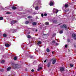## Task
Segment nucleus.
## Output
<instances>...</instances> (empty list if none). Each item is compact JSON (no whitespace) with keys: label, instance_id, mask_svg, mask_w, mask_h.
Masks as SVG:
<instances>
[{"label":"nucleus","instance_id":"nucleus-20","mask_svg":"<svg viewBox=\"0 0 76 76\" xmlns=\"http://www.w3.org/2000/svg\"><path fill=\"white\" fill-rule=\"evenodd\" d=\"M29 23V21H26L25 22V24H28Z\"/></svg>","mask_w":76,"mask_h":76},{"label":"nucleus","instance_id":"nucleus-11","mask_svg":"<svg viewBox=\"0 0 76 76\" xmlns=\"http://www.w3.org/2000/svg\"><path fill=\"white\" fill-rule=\"evenodd\" d=\"M5 47H9L10 46V45H9V44H8L7 43L5 44Z\"/></svg>","mask_w":76,"mask_h":76},{"label":"nucleus","instance_id":"nucleus-24","mask_svg":"<svg viewBox=\"0 0 76 76\" xmlns=\"http://www.w3.org/2000/svg\"><path fill=\"white\" fill-rule=\"evenodd\" d=\"M1 63H4V60H2L1 61Z\"/></svg>","mask_w":76,"mask_h":76},{"label":"nucleus","instance_id":"nucleus-43","mask_svg":"<svg viewBox=\"0 0 76 76\" xmlns=\"http://www.w3.org/2000/svg\"><path fill=\"white\" fill-rule=\"evenodd\" d=\"M35 31H36V32L38 31V30L36 29Z\"/></svg>","mask_w":76,"mask_h":76},{"label":"nucleus","instance_id":"nucleus-40","mask_svg":"<svg viewBox=\"0 0 76 76\" xmlns=\"http://www.w3.org/2000/svg\"><path fill=\"white\" fill-rule=\"evenodd\" d=\"M39 70H40V69H39V68L38 69H37V71H39Z\"/></svg>","mask_w":76,"mask_h":76},{"label":"nucleus","instance_id":"nucleus-6","mask_svg":"<svg viewBox=\"0 0 76 76\" xmlns=\"http://www.w3.org/2000/svg\"><path fill=\"white\" fill-rule=\"evenodd\" d=\"M60 70L61 72H63L64 71V68L63 67H61L60 68Z\"/></svg>","mask_w":76,"mask_h":76},{"label":"nucleus","instance_id":"nucleus-29","mask_svg":"<svg viewBox=\"0 0 76 76\" xmlns=\"http://www.w3.org/2000/svg\"><path fill=\"white\" fill-rule=\"evenodd\" d=\"M0 72H4V69H0Z\"/></svg>","mask_w":76,"mask_h":76},{"label":"nucleus","instance_id":"nucleus-4","mask_svg":"<svg viewBox=\"0 0 76 76\" xmlns=\"http://www.w3.org/2000/svg\"><path fill=\"white\" fill-rule=\"evenodd\" d=\"M56 14H57V13L58 12V11H59L58 10H57V9H54L53 10V13H55V12H56Z\"/></svg>","mask_w":76,"mask_h":76},{"label":"nucleus","instance_id":"nucleus-26","mask_svg":"<svg viewBox=\"0 0 76 76\" xmlns=\"http://www.w3.org/2000/svg\"><path fill=\"white\" fill-rule=\"evenodd\" d=\"M35 9L36 10H38V7H35Z\"/></svg>","mask_w":76,"mask_h":76},{"label":"nucleus","instance_id":"nucleus-32","mask_svg":"<svg viewBox=\"0 0 76 76\" xmlns=\"http://www.w3.org/2000/svg\"><path fill=\"white\" fill-rule=\"evenodd\" d=\"M47 14L46 13H45L44 14V16H47Z\"/></svg>","mask_w":76,"mask_h":76},{"label":"nucleus","instance_id":"nucleus-41","mask_svg":"<svg viewBox=\"0 0 76 76\" xmlns=\"http://www.w3.org/2000/svg\"><path fill=\"white\" fill-rule=\"evenodd\" d=\"M30 34V32H28V34Z\"/></svg>","mask_w":76,"mask_h":76},{"label":"nucleus","instance_id":"nucleus-36","mask_svg":"<svg viewBox=\"0 0 76 76\" xmlns=\"http://www.w3.org/2000/svg\"><path fill=\"white\" fill-rule=\"evenodd\" d=\"M31 71L32 72H34V69H32L31 70Z\"/></svg>","mask_w":76,"mask_h":76},{"label":"nucleus","instance_id":"nucleus-5","mask_svg":"<svg viewBox=\"0 0 76 76\" xmlns=\"http://www.w3.org/2000/svg\"><path fill=\"white\" fill-rule=\"evenodd\" d=\"M54 59L52 58V60H53V61H52V64H55V63H56V59H55L53 60Z\"/></svg>","mask_w":76,"mask_h":76},{"label":"nucleus","instance_id":"nucleus-34","mask_svg":"<svg viewBox=\"0 0 76 76\" xmlns=\"http://www.w3.org/2000/svg\"><path fill=\"white\" fill-rule=\"evenodd\" d=\"M41 16H42V17H44V14H41Z\"/></svg>","mask_w":76,"mask_h":76},{"label":"nucleus","instance_id":"nucleus-15","mask_svg":"<svg viewBox=\"0 0 76 76\" xmlns=\"http://www.w3.org/2000/svg\"><path fill=\"white\" fill-rule=\"evenodd\" d=\"M53 23H57V20H53Z\"/></svg>","mask_w":76,"mask_h":76},{"label":"nucleus","instance_id":"nucleus-10","mask_svg":"<svg viewBox=\"0 0 76 76\" xmlns=\"http://www.w3.org/2000/svg\"><path fill=\"white\" fill-rule=\"evenodd\" d=\"M32 25L33 26H35V25H37V23L36 22H34L32 23Z\"/></svg>","mask_w":76,"mask_h":76},{"label":"nucleus","instance_id":"nucleus-33","mask_svg":"<svg viewBox=\"0 0 76 76\" xmlns=\"http://www.w3.org/2000/svg\"><path fill=\"white\" fill-rule=\"evenodd\" d=\"M65 47L67 48V45H65Z\"/></svg>","mask_w":76,"mask_h":76},{"label":"nucleus","instance_id":"nucleus-19","mask_svg":"<svg viewBox=\"0 0 76 76\" xmlns=\"http://www.w3.org/2000/svg\"><path fill=\"white\" fill-rule=\"evenodd\" d=\"M13 59L14 60H16L18 59V58H17L16 56H15L14 57V58Z\"/></svg>","mask_w":76,"mask_h":76},{"label":"nucleus","instance_id":"nucleus-30","mask_svg":"<svg viewBox=\"0 0 76 76\" xmlns=\"http://www.w3.org/2000/svg\"><path fill=\"white\" fill-rule=\"evenodd\" d=\"M3 18L2 17H0V20H3Z\"/></svg>","mask_w":76,"mask_h":76},{"label":"nucleus","instance_id":"nucleus-14","mask_svg":"<svg viewBox=\"0 0 76 76\" xmlns=\"http://www.w3.org/2000/svg\"><path fill=\"white\" fill-rule=\"evenodd\" d=\"M46 51L48 53H49V52H50V49H49V48H48L46 49Z\"/></svg>","mask_w":76,"mask_h":76},{"label":"nucleus","instance_id":"nucleus-23","mask_svg":"<svg viewBox=\"0 0 76 76\" xmlns=\"http://www.w3.org/2000/svg\"><path fill=\"white\" fill-rule=\"evenodd\" d=\"M63 30H61L59 32L60 34H63Z\"/></svg>","mask_w":76,"mask_h":76},{"label":"nucleus","instance_id":"nucleus-37","mask_svg":"<svg viewBox=\"0 0 76 76\" xmlns=\"http://www.w3.org/2000/svg\"><path fill=\"white\" fill-rule=\"evenodd\" d=\"M46 62H47V60H45L44 61V63H45Z\"/></svg>","mask_w":76,"mask_h":76},{"label":"nucleus","instance_id":"nucleus-39","mask_svg":"<svg viewBox=\"0 0 76 76\" xmlns=\"http://www.w3.org/2000/svg\"><path fill=\"white\" fill-rule=\"evenodd\" d=\"M25 70H26V71H27L28 70V69H25Z\"/></svg>","mask_w":76,"mask_h":76},{"label":"nucleus","instance_id":"nucleus-18","mask_svg":"<svg viewBox=\"0 0 76 76\" xmlns=\"http://www.w3.org/2000/svg\"><path fill=\"white\" fill-rule=\"evenodd\" d=\"M28 19H31V18H32V16H29L27 17Z\"/></svg>","mask_w":76,"mask_h":76},{"label":"nucleus","instance_id":"nucleus-38","mask_svg":"<svg viewBox=\"0 0 76 76\" xmlns=\"http://www.w3.org/2000/svg\"><path fill=\"white\" fill-rule=\"evenodd\" d=\"M56 45H58V43H56Z\"/></svg>","mask_w":76,"mask_h":76},{"label":"nucleus","instance_id":"nucleus-2","mask_svg":"<svg viewBox=\"0 0 76 76\" xmlns=\"http://www.w3.org/2000/svg\"><path fill=\"white\" fill-rule=\"evenodd\" d=\"M60 28H64L65 29H67V25L66 24H63L60 26Z\"/></svg>","mask_w":76,"mask_h":76},{"label":"nucleus","instance_id":"nucleus-35","mask_svg":"<svg viewBox=\"0 0 76 76\" xmlns=\"http://www.w3.org/2000/svg\"><path fill=\"white\" fill-rule=\"evenodd\" d=\"M39 69H40V70H41V69H42V67H39Z\"/></svg>","mask_w":76,"mask_h":76},{"label":"nucleus","instance_id":"nucleus-9","mask_svg":"<svg viewBox=\"0 0 76 76\" xmlns=\"http://www.w3.org/2000/svg\"><path fill=\"white\" fill-rule=\"evenodd\" d=\"M51 65V62H49L47 64V67H50V66Z\"/></svg>","mask_w":76,"mask_h":76},{"label":"nucleus","instance_id":"nucleus-8","mask_svg":"<svg viewBox=\"0 0 76 76\" xmlns=\"http://www.w3.org/2000/svg\"><path fill=\"white\" fill-rule=\"evenodd\" d=\"M12 10H16L17 9V8L16 7H15L14 6H13L12 7Z\"/></svg>","mask_w":76,"mask_h":76},{"label":"nucleus","instance_id":"nucleus-25","mask_svg":"<svg viewBox=\"0 0 76 76\" xmlns=\"http://www.w3.org/2000/svg\"><path fill=\"white\" fill-rule=\"evenodd\" d=\"M45 25H49V23L46 22L45 23Z\"/></svg>","mask_w":76,"mask_h":76},{"label":"nucleus","instance_id":"nucleus-7","mask_svg":"<svg viewBox=\"0 0 76 76\" xmlns=\"http://www.w3.org/2000/svg\"><path fill=\"white\" fill-rule=\"evenodd\" d=\"M17 21H14V20H12L11 21V25H13V24H15V23H16Z\"/></svg>","mask_w":76,"mask_h":76},{"label":"nucleus","instance_id":"nucleus-1","mask_svg":"<svg viewBox=\"0 0 76 76\" xmlns=\"http://www.w3.org/2000/svg\"><path fill=\"white\" fill-rule=\"evenodd\" d=\"M11 65L12 66V67L13 68V69H16V68H18V66H18V64H15L13 63H12L11 64Z\"/></svg>","mask_w":76,"mask_h":76},{"label":"nucleus","instance_id":"nucleus-44","mask_svg":"<svg viewBox=\"0 0 76 76\" xmlns=\"http://www.w3.org/2000/svg\"><path fill=\"white\" fill-rule=\"evenodd\" d=\"M52 53L53 54H54V52H52Z\"/></svg>","mask_w":76,"mask_h":76},{"label":"nucleus","instance_id":"nucleus-46","mask_svg":"<svg viewBox=\"0 0 76 76\" xmlns=\"http://www.w3.org/2000/svg\"><path fill=\"white\" fill-rule=\"evenodd\" d=\"M0 4H1V3H0Z\"/></svg>","mask_w":76,"mask_h":76},{"label":"nucleus","instance_id":"nucleus-45","mask_svg":"<svg viewBox=\"0 0 76 76\" xmlns=\"http://www.w3.org/2000/svg\"><path fill=\"white\" fill-rule=\"evenodd\" d=\"M74 47H75V48H76V45H75V46H74Z\"/></svg>","mask_w":76,"mask_h":76},{"label":"nucleus","instance_id":"nucleus-27","mask_svg":"<svg viewBox=\"0 0 76 76\" xmlns=\"http://www.w3.org/2000/svg\"><path fill=\"white\" fill-rule=\"evenodd\" d=\"M70 66L71 67H73V65L72 64H70Z\"/></svg>","mask_w":76,"mask_h":76},{"label":"nucleus","instance_id":"nucleus-31","mask_svg":"<svg viewBox=\"0 0 76 76\" xmlns=\"http://www.w3.org/2000/svg\"><path fill=\"white\" fill-rule=\"evenodd\" d=\"M67 41L68 42H70V39H67Z\"/></svg>","mask_w":76,"mask_h":76},{"label":"nucleus","instance_id":"nucleus-12","mask_svg":"<svg viewBox=\"0 0 76 76\" xmlns=\"http://www.w3.org/2000/svg\"><path fill=\"white\" fill-rule=\"evenodd\" d=\"M64 7L65 8H67L69 7V5L68 4H65Z\"/></svg>","mask_w":76,"mask_h":76},{"label":"nucleus","instance_id":"nucleus-42","mask_svg":"<svg viewBox=\"0 0 76 76\" xmlns=\"http://www.w3.org/2000/svg\"><path fill=\"white\" fill-rule=\"evenodd\" d=\"M30 57H31V58H32V57H33V56H30Z\"/></svg>","mask_w":76,"mask_h":76},{"label":"nucleus","instance_id":"nucleus-3","mask_svg":"<svg viewBox=\"0 0 76 76\" xmlns=\"http://www.w3.org/2000/svg\"><path fill=\"white\" fill-rule=\"evenodd\" d=\"M50 3L49 4V5L50 6H54V3L53 1H50Z\"/></svg>","mask_w":76,"mask_h":76},{"label":"nucleus","instance_id":"nucleus-13","mask_svg":"<svg viewBox=\"0 0 76 76\" xmlns=\"http://www.w3.org/2000/svg\"><path fill=\"white\" fill-rule=\"evenodd\" d=\"M10 69H11V67H9L7 68V71L9 72Z\"/></svg>","mask_w":76,"mask_h":76},{"label":"nucleus","instance_id":"nucleus-28","mask_svg":"<svg viewBox=\"0 0 76 76\" xmlns=\"http://www.w3.org/2000/svg\"><path fill=\"white\" fill-rule=\"evenodd\" d=\"M52 43L53 44H55V43H56V41H55V40L52 41Z\"/></svg>","mask_w":76,"mask_h":76},{"label":"nucleus","instance_id":"nucleus-16","mask_svg":"<svg viewBox=\"0 0 76 76\" xmlns=\"http://www.w3.org/2000/svg\"><path fill=\"white\" fill-rule=\"evenodd\" d=\"M3 36L4 37H5V38H6V37H7V34H3Z\"/></svg>","mask_w":76,"mask_h":76},{"label":"nucleus","instance_id":"nucleus-22","mask_svg":"<svg viewBox=\"0 0 76 76\" xmlns=\"http://www.w3.org/2000/svg\"><path fill=\"white\" fill-rule=\"evenodd\" d=\"M6 14H12V12H7Z\"/></svg>","mask_w":76,"mask_h":76},{"label":"nucleus","instance_id":"nucleus-21","mask_svg":"<svg viewBox=\"0 0 76 76\" xmlns=\"http://www.w3.org/2000/svg\"><path fill=\"white\" fill-rule=\"evenodd\" d=\"M27 37L28 38H31V35H28Z\"/></svg>","mask_w":76,"mask_h":76},{"label":"nucleus","instance_id":"nucleus-17","mask_svg":"<svg viewBox=\"0 0 76 76\" xmlns=\"http://www.w3.org/2000/svg\"><path fill=\"white\" fill-rule=\"evenodd\" d=\"M41 43H42V42H41L40 41H39L37 42V44H38V45H41Z\"/></svg>","mask_w":76,"mask_h":76}]
</instances>
